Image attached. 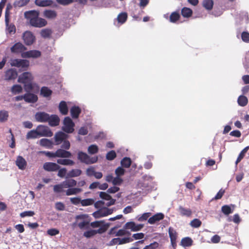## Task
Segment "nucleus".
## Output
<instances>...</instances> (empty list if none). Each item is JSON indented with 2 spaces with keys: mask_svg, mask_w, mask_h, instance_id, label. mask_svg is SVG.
<instances>
[{
  "mask_svg": "<svg viewBox=\"0 0 249 249\" xmlns=\"http://www.w3.org/2000/svg\"><path fill=\"white\" fill-rule=\"evenodd\" d=\"M59 109L60 113L63 115H66L68 112V108L66 102H60L59 105Z\"/></svg>",
  "mask_w": 249,
  "mask_h": 249,
  "instance_id": "obj_31",
  "label": "nucleus"
},
{
  "mask_svg": "<svg viewBox=\"0 0 249 249\" xmlns=\"http://www.w3.org/2000/svg\"><path fill=\"white\" fill-rule=\"evenodd\" d=\"M71 202L75 205H77L81 203V199L80 198L78 197H71L70 198Z\"/></svg>",
  "mask_w": 249,
  "mask_h": 249,
  "instance_id": "obj_63",
  "label": "nucleus"
},
{
  "mask_svg": "<svg viewBox=\"0 0 249 249\" xmlns=\"http://www.w3.org/2000/svg\"><path fill=\"white\" fill-rule=\"evenodd\" d=\"M22 91V88L19 85H14L11 88V91L14 94L21 93Z\"/></svg>",
  "mask_w": 249,
  "mask_h": 249,
  "instance_id": "obj_50",
  "label": "nucleus"
},
{
  "mask_svg": "<svg viewBox=\"0 0 249 249\" xmlns=\"http://www.w3.org/2000/svg\"><path fill=\"white\" fill-rule=\"evenodd\" d=\"M81 112V108L77 106H73L70 109L71 117L74 119L77 118Z\"/></svg>",
  "mask_w": 249,
  "mask_h": 249,
  "instance_id": "obj_28",
  "label": "nucleus"
},
{
  "mask_svg": "<svg viewBox=\"0 0 249 249\" xmlns=\"http://www.w3.org/2000/svg\"><path fill=\"white\" fill-rule=\"evenodd\" d=\"M94 200L92 198H87L81 200V204L82 206H88L94 203Z\"/></svg>",
  "mask_w": 249,
  "mask_h": 249,
  "instance_id": "obj_52",
  "label": "nucleus"
},
{
  "mask_svg": "<svg viewBox=\"0 0 249 249\" xmlns=\"http://www.w3.org/2000/svg\"><path fill=\"white\" fill-rule=\"evenodd\" d=\"M39 137L37 130L36 129V130H32L29 131L26 136V138L27 140L32 139H36Z\"/></svg>",
  "mask_w": 249,
  "mask_h": 249,
  "instance_id": "obj_34",
  "label": "nucleus"
},
{
  "mask_svg": "<svg viewBox=\"0 0 249 249\" xmlns=\"http://www.w3.org/2000/svg\"><path fill=\"white\" fill-rule=\"evenodd\" d=\"M6 28L10 34H15L16 32V27L14 24H9V22L7 24L5 22Z\"/></svg>",
  "mask_w": 249,
  "mask_h": 249,
  "instance_id": "obj_55",
  "label": "nucleus"
},
{
  "mask_svg": "<svg viewBox=\"0 0 249 249\" xmlns=\"http://www.w3.org/2000/svg\"><path fill=\"white\" fill-rule=\"evenodd\" d=\"M17 72L13 69L7 70L5 74V79L7 80L15 79L17 77Z\"/></svg>",
  "mask_w": 249,
  "mask_h": 249,
  "instance_id": "obj_23",
  "label": "nucleus"
},
{
  "mask_svg": "<svg viewBox=\"0 0 249 249\" xmlns=\"http://www.w3.org/2000/svg\"><path fill=\"white\" fill-rule=\"evenodd\" d=\"M16 164L19 169L23 170L26 168L27 163L22 156H18L17 158Z\"/></svg>",
  "mask_w": 249,
  "mask_h": 249,
  "instance_id": "obj_19",
  "label": "nucleus"
},
{
  "mask_svg": "<svg viewBox=\"0 0 249 249\" xmlns=\"http://www.w3.org/2000/svg\"><path fill=\"white\" fill-rule=\"evenodd\" d=\"M49 124L51 126H55L59 125L60 119L56 115H49V119L48 121Z\"/></svg>",
  "mask_w": 249,
  "mask_h": 249,
  "instance_id": "obj_24",
  "label": "nucleus"
},
{
  "mask_svg": "<svg viewBox=\"0 0 249 249\" xmlns=\"http://www.w3.org/2000/svg\"><path fill=\"white\" fill-rule=\"evenodd\" d=\"M47 21L43 18H36L35 21L31 23L30 25L36 28H42L47 25Z\"/></svg>",
  "mask_w": 249,
  "mask_h": 249,
  "instance_id": "obj_11",
  "label": "nucleus"
},
{
  "mask_svg": "<svg viewBox=\"0 0 249 249\" xmlns=\"http://www.w3.org/2000/svg\"><path fill=\"white\" fill-rule=\"evenodd\" d=\"M99 196L101 198L106 200H108L111 198L110 195L104 192H101L99 194Z\"/></svg>",
  "mask_w": 249,
  "mask_h": 249,
  "instance_id": "obj_62",
  "label": "nucleus"
},
{
  "mask_svg": "<svg viewBox=\"0 0 249 249\" xmlns=\"http://www.w3.org/2000/svg\"><path fill=\"white\" fill-rule=\"evenodd\" d=\"M35 215V213L34 211H24L20 213V216L21 217H24L26 216H33Z\"/></svg>",
  "mask_w": 249,
  "mask_h": 249,
  "instance_id": "obj_60",
  "label": "nucleus"
},
{
  "mask_svg": "<svg viewBox=\"0 0 249 249\" xmlns=\"http://www.w3.org/2000/svg\"><path fill=\"white\" fill-rule=\"evenodd\" d=\"M169 235L172 246L175 248L177 246V239L178 233L177 231L172 227H170L168 230Z\"/></svg>",
  "mask_w": 249,
  "mask_h": 249,
  "instance_id": "obj_14",
  "label": "nucleus"
},
{
  "mask_svg": "<svg viewBox=\"0 0 249 249\" xmlns=\"http://www.w3.org/2000/svg\"><path fill=\"white\" fill-rule=\"evenodd\" d=\"M12 8L13 6L11 3H9L7 4L5 11V22H6L7 24L10 22V11Z\"/></svg>",
  "mask_w": 249,
  "mask_h": 249,
  "instance_id": "obj_30",
  "label": "nucleus"
},
{
  "mask_svg": "<svg viewBox=\"0 0 249 249\" xmlns=\"http://www.w3.org/2000/svg\"><path fill=\"white\" fill-rule=\"evenodd\" d=\"M89 224V220H85L82 222H80L78 224V227L80 229H83L85 228H88Z\"/></svg>",
  "mask_w": 249,
  "mask_h": 249,
  "instance_id": "obj_59",
  "label": "nucleus"
},
{
  "mask_svg": "<svg viewBox=\"0 0 249 249\" xmlns=\"http://www.w3.org/2000/svg\"><path fill=\"white\" fill-rule=\"evenodd\" d=\"M43 16L48 19H54L57 16L56 12L52 10H45L43 12Z\"/></svg>",
  "mask_w": 249,
  "mask_h": 249,
  "instance_id": "obj_27",
  "label": "nucleus"
},
{
  "mask_svg": "<svg viewBox=\"0 0 249 249\" xmlns=\"http://www.w3.org/2000/svg\"><path fill=\"white\" fill-rule=\"evenodd\" d=\"M9 113L5 110H0V122L4 123L8 120Z\"/></svg>",
  "mask_w": 249,
  "mask_h": 249,
  "instance_id": "obj_40",
  "label": "nucleus"
},
{
  "mask_svg": "<svg viewBox=\"0 0 249 249\" xmlns=\"http://www.w3.org/2000/svg\"><path fill=\"white\" fill-rule=\"evenodd\" d=\"M64 188H71L76 185L77 181L74 179H68L62 182Z\"/></svg>",
  "mask_w": 249,
  "mask_h": 249,
  "instance_id": "obj_26",
  "label": "nucleus"
},
{
  "mask_svg": "<svg viewBox=\"0 0 249 249\" xmlns=\"http://www.w3.org/2000/svg\"><path fill=\"white\" fill-rule=\"evenodd\" d=\"M35 36L30 31H26L23 35V39L27 45H32L35 41Z\"/></svg>",
  "mask_w": 249,
  "mask_h": 249,
  "instance_id": "obj_8",
  "label": "nucleus"
},
{
  "mask_svg": "<svg viewBox=\"0 0 249 249\" xmlns=\"http://www.w3.org/2000/svg\"><path fill=\"white\" fill-rule=\"evenodd\" d=\"M116 157V154L115 151L111 150L108 152L106 155V159L108 160H112Z\"/></svg>",
  "mask_w": 249,
  "mask_h": 249,
  "instance_id": "obj_54",
  "label": "nucleus"
},
{
  "mask_svg": "<svg viewBox=\"0 0 249 249\" xmlns=\"http://www.w3.org/2000/svg\"><path fill=\"white\" fill-rule=\"evenodd\" d=\"M180 18V16L178 12H174L170 15L169 20L171 22L175 23Z\"/></svg>",
  "mask_w": 249,
  "mask_h": 249,
  "instance_id": "obj_41",
  "label": "nucleus"
},
{
  "mask_svg": "<svg viewBox=\"0 0 249 249\" xmlns=\"http://www.w3.org/2000/svg\"><path fill=\"white\" fill-rule=\"evenodd\" d=\"M113 212V209L105 207L93 213L92 215L95 218H99L111 214Z\"/></svg>",
  "mask_w": 249,
  "mask_h": 249,
  "instance_id": "obj_6",
  "label": "nucleus"
},
{
  "mask_svg": "<svg viewBox=\"0 0 249 249\" xmlns=\"http://www.w3.org/2000/svg\"><path fill=\"white\" fill-rule=\"evenodd\" d=\"M82 171L80 169H73L71 170L67 174V177H77L81 175Z\"/></svg>",
  "mask_w": 249,
  "mask_h": 249,
  "instance_id": "obj_35",
  "label": "nucleus"
},
{
  "mask_svg": "<svg viewBox=\"0 0 249 249\" xmlns=\"http://www.w3.org/2000/svg\"><path fill=\"white\" fill-rule=\"evenodd\" d=\"M241 38L244 42L249 43V33L245 31L242 32L241 34Z\"/></svg>",
  "mask_w": 249,
  "mask_h": 249,
  "instance_id": "obj_58",
  "label": "nucleus"
},
{
  "mask_svg": "<svg viewBox=\"0 0 249 249\" xmlns=\"http://www.w3.org/2000/svg\"><path fill=\"white\" fill-rule=\"evenodd\" d=\"M202 224L201 221L197 218H195L192 220L190 223V226L194 228H197L201 226Z\"/></svg>",
  "mask_w": 249,
  "mask_h": 249,
  "instance_id": "obj_49",
  "label": "nucleus"
},
{
  "mask_svg": "<svg viewBox=\"0 0 249 249\" xmlns=\"http://www.w3.org/2000/svg\"><path fill=\"white\" fill-rule=\"evenodd\" d=\"M82 191V189L79 188H71L66 191V195L68 196L76 195Z\"/></svg>",
  "mask_w": 249,
  "mask_h": 249,
  "instance_id": "obj_32",
  "label": "nucleus"
},
{
  "mask_svg": "<svg viewBox=\"0 0 249 249\" xmlns=\"http://www.w3.org/2000/svg\"><path fill=\"white\" fill-rule=\"evenodd\" d=\"M63 188H64V187L62 185V183L61 182L60 184L55 185L53 186V191L55 193H59L63 192Z\"/></svg>",
  "mask_w": 249,
  "mask_h": 249,
  "instance_id": "obj_56",
  "label": "nucleus"
},
{
  "mask_svg": "<svg viewBox=\"0 0 249 249\" xmlns=\"http://www.w3.org/2000/svg\"><path fill=\"white\" fill-rule=\"evenodd\" d=\"M202 4L206 9L211 10L213 8V0H203Z\"/></svg>",
  "mask_w": 249,
  "mask_h": 249,
  "instance_id": "obj_45",
  "label": "nucleus"
},
{
  "mask_svg": "<svg viewBox=\"0 0 249 249\" xmlns=\"http://www.w3.org/2000/svg\"><path fill=\"white\" fill-rule=\"evenodd\" d=\"M193 240L189 237L183 238L181 241V245L183 247H190L192 245Z\"/></svg>",
  "mask_w": 249,
  "mask_h": 249,
  "instance_id": "obj_43",
  "label": "nucleus"
},
{
  "mask_svg": "<svg viewBox=\"0 0 249 249\" xmlns=\"http://www.w3.org/2000/svg\"><path fill=\"white\" fill-rule=\"evenodd\" d=\"M126 229H131L132 231H140L143 227V224H136L134 222H127L124 226Z\"/></svg>",
  "mask_w": 249,
  "mask_h": 249,
  "instance_id": "obj_15",
  "label": "nucleus"
},
{
  "mask_svg": "<svg viewBox=\"0 0 249 249\" xmlns=\"http://www.w3.org/2000/svg\"><path fill=\"white\" fill-rule=\"evenodd\" d=\"M39 144L40 145L47 147L48 148H51L53 146V142L47 139H42L39 141Z\"/></svg>",
  "mask_w": 249,
  "mask_h": 249,
  "instance_id": "obj_38",
  "label": "nucleus"
},
{
  "mask_svg": "<svg viewBox=\"0 0 249 249\" xmlns=\"http://www.w3.org/2000/svg\"><path fill=\"white\" fill-rule=\"evenodd\" d=\"M222 213L225 215H229L232 213L231 209L229 205H224L221 208Z\"/></svg>",
  "mask_w": 249,
  "mask_h": 249,
  "instance_id": "obj_53",
  "label": "nucleus"
},
{
  "mask_svg": "<svg viewBox=\"0 0 249 249\" xmlns=\"http://www.w3.org/2000/svg\"><path fill=\"white\" fill-rule=\"evenodd\" d=\"M57 163L58 164L63 165H73L74 164V162L70 159H59L57 160Z\"/></svg>",
  "mask_w": 249,
  "mask_h": 249,
  "instance_id": "obj_33",
  "label": "nucleus"
},
{
  "mask_svg": "<svg viewBox=\"0 0 249 249\" xmlns=\"http://www.w3.org/2000/svg\"><path fill=\"white\" fill-rule=\"evenodd\" d=\"M249 149V146L245 147L240 153L238 157L236 160L235 164H237L245 157V154Z\"/></svg>",
  "mask_w": 249,
  "mask_h": 249,
  "instance_id": "obj_47",
  "label": "nucleus"
},
{
  "mask_svg": "<svg viewBox=\"0 0 249 249\" xmlns=\"http://www.w3.org/2000/svg\"><path fill=\"white\" fill-rule=\"evenodd\" d=\"M164 217V215L162 213H157L150 217L148 220V222L150 224H154L156 222L163 219Z\"/></svg>",
  "mask_w": 249,
  "mask_h": 249,
  "instance_id": "obj_22",
  "label": "nucleus"
},
{
  "mask_svg": "<svg viewBox=\"0 0 249 249\" xmlns=\"http://www.w3.org/2000/svg\"><path fill=\"white\" fill-rule=\"evenodd\" d=\"M43 168L48 172H55L59 169L60 166L56 163L46 162L44 163Z\"/></svg>",
  "mask_w": 249,
  "mask_h": 249,
  "instance_id": "obj_9",
  "label": "nucleus"
},
{
  "mask_svg": "<svg viewBox=\"0 0 249 249\" xmlns=\"http://www.w3.org/2000/svg\"><path fill=\"white\" fill-rule=\"evenodd\" d=\"M36 129L39 137H52L53 135V132L47 126L39 125L37 126Z\"/></svg>",
  "mask_w": 249,
  "mask_h": 249,
  "instance_id": "obj_5",
  "label": "nucleus"
},
{
  "mask_svg": "<svg viewBox=\"0 0 249 249\" xmlns=\"http://www.w3.org/2000/svg\"><path fill=\"white\" fill-rule=\"evenodd\" d=\"M56 157L69 158L71 157V153L63 149H58L55 151Z\"/></svg>",
  "mask_w": 249,
  "mask_h": 249,
  "instance_id": "obj_18",
  "label": "nucleus"
},
{
  "mask_svg": "<svg viewBox=\"0 0 249 249\" xmlns=\"http://www.w3.org/2000/svg\"><path fill=\"white\" fill-rule=\"evenodd\" d=\"M133 241V239H131L130 237H125L122 239H121L120 238H113L112 239V240L110 241V245H113L116 244H125L127 243H129L130 242H132Z\"/></svg>",
  "mask_w": 249,
  "mask_h": 249,
  "instance_id": "obj_16",
  "label": "nucleus"
},
{
  "mask_svg": "<svg viewBox=\"0 0 249 249\" xmlns=\"http://www.w3.org/2000/svg\"><path fill=\"white\" fill-rule=\"evenodd\" d=\"M131 164V160L130 158L128 157H125L123 158L121 161V164L122 167L124 168H128L130 167Z\"/></svg>",
  "mask_w": 249,
  "mask_h": 249,
  "instance_id": "obj_46",
  "label": "nucleus"
},
{
  "mask_svg": "<svg viewBox=\"0 0 249 249\" xmlns=\"http://www.w3.org/2000/svg\"><path fill=\"white\" fill-rule=\"evenodd\" d=\"M124 172L125 170L123 169V167H118L115 171V174L117 177H120L124 175Z\"/></svg>",
  "mask_w": 249,
  "mask_h": 249,
  "instance_id": "obj_61",
  "label": "nucleus"
},
{
  "mask_svg": "<svg viewBox=\"0 0 249 249\" xmlns=\"http://www.w3.org/2000/svg\"><path fill=\"white\" fill-rule=\"evenodd\" d=\"M35 3L40 7H47L52 5L53 1L52 0H35Z\"/></svg>",
  "mask_w": 249,
  "mask_h": 249,
  "instance_id": "obj_25",
  "label": "nucleus"
},
{
  "mask_svg": "<svg viewBox=\"0 0 249 249\" xmlns=\"http://www.w3.org/2000/svg\"><path fill=\"white\" fill-rule=\"evenodd\" d=\"M11 52L12 53L18 54L23 53L27 50V48L20 42L15 43L11 48Z\"/></svg>",
  "mask_w": 249,
  "mask_h": 249,
  "instance_id": "obj_10",
  "label": "nucleus"
},
{
  "mask_svg": "<svg viewBox=\"0 0 249 249\" xmlns=\"http://www.w3.org/2000/svg\"><path fill=\"white\" fill-rule=\"evenodd\" d=\"M127 19V14L126 12L120 13L117 18V20L121 24H124Z\"/></svg>",
  "mask_w": 249,
  "mask_h": 249,
  "instance_id": "obj_36",
  "label": "nucleus"
},
{
  "mask_svg": "<svg viewBox=\"0 0 249 249\" xmlns=\"http://www.w3.org/2000/svg\"><path fill=\"white\" fill-rule=\"evenodd\" d=\"M178 212L182 216L190 217L192 214V212L191 209L185 208L181 206L178 208Z\"/></svg>",
  "mask_w": 249,
  "mask_h": 249,
  "instance_id": "obj_29",
  "label": "nucleus"
},
{
  "mask_svg": "<svg viewBox=\"0 0 249 249\" xmlns=\"http://www.w3.org/2000/svg\"><path fill=\"white\" fill-rule=\"evenodd\" d=\"M77 159L82 163L90 164L96 163L98 160V157H90L87 154L79 151L77 154Z\"/></svg>",
  "mask_w": 249,
  "mask_h": 249,
  "instance_id": "obj_2",
  "label": "nucleus"
},
{
  "mask_svg": "<svg viewBox=\"0 0 249 249\" xmlns=\"http://www.w3.org/2000/svg\"><path fill=\"white\" fill-rule=\"evenodd\" d=\"M181 14L184 18H189L193 14L192 10L187 7H183L181 11Z\"/></svg>",
  "mask_w": 249,
  "mask_h": 249,
  "instance_id": "obj_42",
  "label": "nucleus"
},
{
  "mask_svg": "<svg viewBox=\"0 0 249 249\" xmlns=\"http://www.w3.org/2000/svg\"><path fill=\"white\" fill-rule=\"evenodd\" d=\"M237 102L239 106L245 107L248 103V99L245 96L240 95L238 98Z\"/></svg>",
  "mask_w": 249,
  "mask_h": 249,
  "instance_id": "obj_44",
  "label": "nucleus"
},
{
  "mask_svg": "<svg viewBox=\"0 0 249 249\" xmlns=\"http://www.w3.org/2000/svg\"><path fill=\"white\" fill-rule=\"evenodd\" d=\"M30 62L26 59H15L11 60V65L21 68L23 71H26L29 66Z\"/></svg>",
  "mask_w": 249,
  "mask_h": 249,
  "instance_id": "obj_3",
  "label": "nucleus"
},
{
  "mask_svg": "<svg viewBox=\"0 0 249 249\" xmlns=\"http://www.w3.org/2000/svg\"><path fill=\"white\" fill-rule=\"evenodd\" d=\"M35 119L38 122H47L49 119V114L45 112H38L35 114Z\"/></svg>",
  "mask_w": 249,
  "mask_h": 249,
  "instance_id": "obj_13",
  "label": "nucleus"
},
{
  "mask_svg": "<svg viewBox=\"0 0 249 249\" xmlns=\"http://www.w3.org/2000/svg\"><path fill=\"white\" fill-rule=\"evenodd\" d=\"M68 137V135L65 133L60 131L57 132L54 136L55 142L56 145H59L65 141Z\"/></svg>",
  "mask_w": 249,
  "mask_h": 249,
  "instance_id": "obj_17",
  "label": "nucleus"
},
{
  "mask_svg": "<svg viewBox=\"0 0 249 249\" xmlns=\"http://www.w3.org/2000/svg\"><path fill=\"white\" fill-rule=\"evenodd\" d=\"M99 148L97 145L92 144L89 146L88 149V153L90 154H94L98 153Z\"/></svg>",
  "mask_w": 249,
  "mask_h": 249,
  "instance_id": "obj_51",
  "label": "nucleus"
},
{
  "mask_svg": "<svg viewBox=\"0 0 249 249\" xmlns=\"http://www.w3.org/2000/svg\"><path fill=\"white\" fill-rule=\"evenodd\" d=\"M52 33V30L49 28L43 29L40 31L41 36L44 38H50Z\"/></svg>",
  "mask_w": 249,
  "mask_h": 249,
  "instance_id": "obj_37",
  "label": "nucleus"
},
{
  "mask_svg": "<svg viewBox=\"0 0 249 249\" xmlns=\"http://www.w3.org/2000/svg\"><path fill=\"white\" fill-rule=\"evenodd\" d=\"M41 52L38 50H31L23 53L21 56L23 58H38L41 56Z\"/></svg>",
  "mask_w": 249,
  "mask_h": 249,
  "instance_id": "obj_12",
  "label": "nucleus"
},
{
  "mask_svg": "<svg viewBox=\"0 0 249 249\" xmlns=\"http://www.w3.org/2000/svg\"><path fill=\"white\" fill-rule=\"evenodd\" d=\"M63 124L62 129L64 132L67 133H71L74 131V124L69 117L64 118Z\"/></svg>",
  "mask_w": 249,
  "mask_h": 249,
  "instance_id": "obj_4",
  "label": "nucleus"
},
{
  "mask_svg": "<svg viewBox=\"0 0 249 249\" xmlns=\"http://www.w3.org/2000/svg\"><path fill=\"white\" fill-rule=\"evenodd\" d=\"M105 229L103 228H100L97 230H90L84 232L83 235L87 238H90L93 236L97 233H102L105 232Z\"/></svg>",
  "mask_w": 249,
  "mask_h": 249,
  "instance_id": "obj_21",
  "label": "nucleus"
},
{
  "mask_svg": "<svg viewBox=\"0 0 249 249\" xmlns=\"http://www.w3.org/2000/svg\"><path fill=\"white\" fill-rule=\"evenodd\" d=\"M30 1V0H19L16 1L14 3V5L15 7H23L28 4Z\"/></svg>",
  "mask_w": 249,
  "mask_h": 249,
  "instance_id": "obj_48",
  "label": "nucleus"
},
{
  "mask_svg": "<svg viewBox=\"0 0 249 249\" xmlns=\"http://www.w3.org/2000/svg\"><path fill=\"white\" fill-rule=\"evenodd\" d=\"M159 244L157 242L151 243L150 245L146 246L143 249H155L158 247Z\"/></svg>",
  "mask_w": 249,
  "mask_h": 249,
  "instance_id": "obj_64",
  "label": "nucleus"
},
{
  "mask_svg": "<svg viewBox=\"0 0 249 249\" xmlns=\"http://www.w3.org/2000/svg\"><path fill=\"white\" fill-rule=\"evenodd\" d=\"M24 101L29 103H35L37 102L38 97L37 95L35 94L31 93H27L24 94Z\"/></svg>",
  "mask_w": 249,
  "mask_h": 249,
  "instance_id": "obj_20",
  "label": "nucleus"
},
{
  "mask_svg": "<svg viewBox=\"0 0 249 249\" xmlns=\"http://www.w3.org/2000/svg\"><path fill=\"white\" fill-rule=\"evenodd\" d=\"M33 77L29 72H24L18 77V82L24 84L25 90L27 91L31 90L33 87L32 84Z\"/></svg>",
  "mask_w": 249,
  "mask_h": 249,
  "instance_id": "obj_1",
  "label": "nucleus"
},
{
  "mask_svg": "<svg viewBox=\"0 0 249 249\" xmlns=\"http://www.w3.org/2000/svg\"><path fill=\"white\" fill-rule=\"evenodd\" d=\"M25 18L29 20V24L35 21V19L39 16V12L36 10H30L26 11L24 14Z\"/></svg>",
  "mask_w": 249,
  "mask_h": 249,
  "instance_id": "obj_7",
  "label": "nucleus"
},
{
  "mask_svg": "<svg viewBox=\"0 0 249 249\" xmlns=\"http://www.w3.org/2000/svg\"><path fill=\"white\" fill-rule=\"evenodd\" d=\"M52 91L47 87H43L40 89L41 94L44 97H50L52 94Z\"/></svg>",
  "mask_w": 249,
  "mask_h": 249,
  "instance_id": "obj_39",
  "label": "nucleus"
},
{
  "mask_svg": "<svg viewBox=\"0 0 249 249\" xmlns=\"http://www.w3.org/2000/svg\"><path fill=\"white\" fill-rule=\"evenodd\" d=\"M151 215V213H143L141 216L138 218L139 221H143L146 220Z\"/></svg>",
  "mask_w": 249,
  "mask_h": 249,
  "instance_id": "obj_57",
  "label": "nucleus"
}]
</instances>
